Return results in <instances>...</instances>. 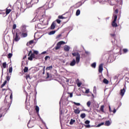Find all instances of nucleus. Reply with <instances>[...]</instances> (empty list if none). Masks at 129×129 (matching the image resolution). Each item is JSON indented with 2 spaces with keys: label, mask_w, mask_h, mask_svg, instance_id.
<instances>
[{
  "label": "nucleus",
  "mask_w": 129,
  "mask_h": 129,
  "mask_svg": "<svg viewBox=\"0 0 129 129\" xmlns=\"http://www.w3.org/2000/svg\"><path fill=\"white\" fill-rule=\"evenodd\" d=\"M7 97L8 96H6L4 100V102L6 103L5 105L3 106L1 108V111H3V112L8 111L9 108H10L11 107V104H12V101L13 100V94H11L10 99H7Z\"/></svg>",
  "instance_id": "obj_1"
},
{
  "label": "nucleus",
  "mask_w": 129,
  "mask_h": 129,
  "mask_svg": "<svg viewBox=\"0 0 129 129\" xmlns=\"http://www.w3.org/2000/svg\"><path fill=\"white\" fill-rule=\"evenodd\" d=\"M72 55L73 57H76V60L73 59L70 63V66H74L75 64H76V62L77 64L80 62V53L79 52H74L72 53Z\"/></svg>",
  "instance_id": "obj_2"
},
{
  "label": "nucleus",
  "mask_w": 129,
  "mask_h": 129,
  "mask_svg": "<svg viewBox=\"0 0 129 129\" xmlns=\"http://www.w3.org/2000/svg\"><path fill=\"white\" fill-rule=\"evenodd\" d=\"M116 20H117V15H115L113 17V21L111 23V25L113 28H116L117 27V23H116Z\"/></svg>",
  "instance_id": "obj_3"
},
{
  "label": "nucleus",
  "mask_w": 129,
  "mask_h": 129,
  "mask_svg": "<svg viewBox=\"0 0 129 129\" xmlns=\"http://www.w3.org/2000/svg\"><path fill=\"white\" fill-rule=\"evenodd\" d=\"M20 39L21 37H20V35L18 34V32H16V34L13 33V41H15V42H18Z\"/></svg>",
  "instance_id": "obj_4"
},
{
  "label": "nucleus",
  "mask_w": 129,
  "mask_h": 129,
  "mask_svg": "<svg viewBox=\"0 0 129 129\" xmlns=\"http://www.w3.org/2000/svg\"><path fill=\"white\" fill-rule=\"evenodd\" d=\"M64 44H66V42H65L63 41H61L58 42L56 44V46L54 47V49L55 50H59V49H60L61 48V45H63Z\"/></svg>",
  "instance_id": "obj_5"
},
{
  "label": "nucleus",
  "mask_w": 129,
  "mask_h": 129,
  "mask_svg": "<svg viewBox=\"0 0 129 129\" xmlns=\"http://www.w3.org/2000/svg\"><path fill=\"white\" fill-rule=\"evenodd\" d=\"M108 61H109V62H113V61H114V54L113 52H111L110 54V55L108 58Z\"/></svg>",
  "instance_id": "obj_6"
},
{
  "label": "nucleus",
  "mask_w": 129,
  "mask_h": 129,
  "mask_svg": "<svg viewBox=\"0 0 129 129\" xmlns=\"http://www.w3.org/2000/svg\"><path fill=\"white\" fill-rule=\"evenodd\" d=\"M43 17H44L43 14H40L37 16L36 18V21H39L40 22V23H43V22H44V19L43 18Z\"/></svg>",
  "instance_id": "obj_7"
},
{
  "label": "nucleus",
  "mask_w": 129,
  "mask_h": 129,
  "mask_svg": "<svg viewBox=\"0 0 129 129\" xmlns=\"http://www.w3.org/2000/svg\"><path fill=\"white\" fill-rule=\"evenodd\" d=\"M33 59H38V57H36L34 53H31L30 56L28 58V59L29 60V61H33Z\"/></svg>",
  "instance_id": "obj_8"
},
{
  "label": "nucleus",
  "mask_w": 129,
  "mask_h": 129,
  "mask_svg": "<svg viewBox=\"0 0 129 129\" xmlns=\"http://www.w3.org/2000/svg\"><path fill=\"white\" fill-rule=\"evenodd\" d=\"M33 59H38V57H36L34 53H31L30 56L28 58V59L29 60V61H33Z\"/></svg>",
  "instance_id": "obj_9"
},
{
  "label": "nucleus",
  "mask_w": 129,
  "mask_h": 129,
  "mask_svg": "<svg viewBox=\"0 0 129 129\" xmlns=\"http://www.w3.org/2000/svg\"><path fill=\"white\" fill-rule=\"evenodd\" d=\"M35 125V124L34 123V122L32 121H29V122L27 124L28 127L32 128L34 127V126Z\"/></svg>",
  "instance_id": "obj_10"
},
{
  "label": "nucleus",
  "mask_w": 129,
  "mask_h": 129,
  "mask_svg": "<svg viewBox=\"0 0 129 129\" xmlns=\"http://www.w3.org/2000/svg\"><path fill=\"white\" fill-rule=\"evenodd\" d=\"M125 86H124V88L122 89H121L120 91V95H121V96H123V95H124V93H125Z\"/></svg>",
  "instance_id": "obj_11"
},
{
  "label": "nucleus",
  "mask_w": 129,
  "mask_h": 129,
  "mask_svg": "<svg viewBox=\"0 0 129 129\" xmlns=\"http://www.w3.org/2000/svg\"><path fill=\"white\" fill-rule=\"evenodd\" d=\"M55 28H56V21H53L50 26V30H54Z\"/></svg>",
  "instance_id": "obj_12"
},
{
  "label": "nucleus",
  "mask_w": 129,
  "mask_h": 129,
  "mask_svg": "<svg viewBox=\"0 0 129 129\" xmlns=\"http://www.w3.org/2000/svg\"><path fill=\"white\" fill-rule=\"evenodd\" d=\"M99 73H102V71H103V64H101L99 66V70H98Z\"/></svg>",
  "instance_id": "obj_13"
},
{
  "label": "nucleus",
  "mask_w": 129,
  "mask_h": 129,
  "mask_svg": "<svg viewBox=\"0 0 129 129\" xmlns=\"http://www.w3.org/2000/svg\"><path fill=\"white\" fill-rule=\"evenodd\" d=\"M63 49L66 52H69V50H70V47L68 46V45H65L63 47Z\"/></svg>",
  "instance_id": "obj_14"
},
{
  "label": "nucleus",
  "mask_w": 129,
  "mask_h": 129,
  "mask_svg": "<svg viewBox=\"0 0 129 129\" xmlns=\"http://www.w3.org/2000/svg\"><path fill=\"white\" fill-rule=\"evenodd\" d=\"M74 112L76 114H79L80 113V110H79V108H77L74 110Z\"/></svg>",
  "instance_id": "obj_15"
},
{
  "label": "nucleus",
  "mask_w": 129,
  "mask_h": 129,
  "mask_svg": "<svg viewBox=\"0 0 129 129\" xmlns=\"http://www.w3.org/2000/svg\"><path fill=\"white\" fill-rule=\"evenodd\" d=\"M110 124H111V123H110V120L106 121V122L105 123V125L106 126H109V125H110Z\"/></svg>",
  "instance_id": "obj_16"
},
{
  "label": "nucleus",
  "mask_w": 129,
  "mask_h": 129,
  "mask_svg": "<svg viewBox=\"0 0 129 129\" xmlns=\"http://www.w3.org/2000/svg\"><path fill=\"white\" fill-rule=\"evenodd\" d=\"M100 110L102 112H104V105H101L100 108Z\"/></svg>",
  "instance_id": "obj_17"
},
{
  "label": "nucleus",
  "mask_w": 129,
  "mask_h": 129,
  "mask_svg": "<svg viewBox=\"0 0 129 129\" xmlns=\"http://www.w3.org/2000/svg\"><path fill=\"white\" fill-rule=\"evenodd\" d=\"M103 82L105 84H108V83H109V81H108V80H107V79H104L103 80Z\"/></svg>",
  "instance_id": "obj_18"
},
{
  "label": "nucleus",
  "mask_w": 129,
  "mask_h": 129,
  "mask_svg": "<svg viewBox=\"0 0 129 129\" xmlns=\"http://www.w3.org/2000/svg\"><path fill=\"white\" fill-rule=\"evenodd\" d=\"M7 83H8V81L7 80H5L3 84L1 85V88H3L6 85V84H7Z\"/></svg>",
  "instance_id": "obj_19"
},
{
  "label": "nucleus",
  "mask_w": 129,
  "mask_h": 129,
  "mask_svg": "<svg viewBox=\"0 0 129 129\" xmlns=\"http://www.w3.org/2000/svg\"><path fill=\"white\" fill-rule=\"evenodd\" d=\"M32 44H34V40H30L29 42L27 43V45L30 46V45H32Z\"/></svg>",
  "instance_id": "obj_20"
},
{
  "label": "nucleus",
  "mask_w": 129,
  "mask_h": 129,
  "mask_svg": "<svg viewBox=\"0 0 129 129\" xmlns=\"http://www.w3.org/2000/svg\"><path fill=\"white\" fill-rule=\"evenodd\" d=\"M110 4L111 6H114L115 4V0H111Z\"/></svg>",
  "instance_id": "obj_21"
},
{
  "label": "nucleus",
  "mask_w": 129,
  "mask_h": 129,
  "mask_svg": "<svg viewBox=\"0 0 129 129\" xmlns=\"http://www.w3.org/2000/svg\"><path fill=\"white\" fill-rule=\"evenodd\" d=\"M11 12H12V10L7 9L6 11V15H9V14H10V13H11Z\"/></svg>",
  "instance_id": "obj_22"
},
{
  "label": "nucleus",
  "mask_w": 129,
  "mask_h": 129,
  "mask_svg": "<svg viewBox=\"0 0 129 129\" xmlns=\"http://www.w3.org/2000/svg\"><path fill=\"white\" fill-rule=\"evenodd\" d=\"M29 70V69L28 68V67H25L23 70V71L24 72V73H27Z\"/></svg>",
  "instance_id": "obj_23"
},
{
  "label": "nucleus",
  "mask_w": 129,
  "mask_h": 129,
  "mask_svg": "<svg viewBox=\"0 0 129 129\" xmlns=\"http://www.w3.org/2000/svg\"><path fill=\"white\" fill-rule=\"evenodd\" d=\"M86 116V114L85 113H82L80 115V117L81 118H85V117Z\"/></svg>",
  "instance_id": "obj_24"
},
{
  "label": "nucleus",
  "mask_w": 129,
  "mask_h": 129,
  "mask_svg": "<svg viewBox=\"0 0 129 129\" xmlns=\"http://www.w3.org/2000/svg\"><path fill=\"white\" fill-rule=\"evenodd\" d=\"M22 36L23 37V38H26V37L28 36V34L27 33V32L22 33Z\"/></svg>",
  "instance_id": "obj_25"
},
{
  "label": "nucleus",
  "mask_w": 129,
  "mask_h": 129,
  "mask_svg": "<svg viewBox=\"0 0 129 129\" xmlns=\"http://www.w3.org/2000/svg\"><path fill=\"white\" fill-rule=\"evenodd\" d=\"M12 57H13V53H9L7 56V57L8 58V59H11Z\"/></svg>",
  "instance_id": "obj_26"
},
{
  "label": "nucleus",
  "mask_w": 129,
  "mask_h": 129,
  "mask_svg": "<svg viewBox=\"0 0 129 129\" xmlns=\"http://www.w3.org/2000/svg\"><path fill=\"white\" fill-rule=\"evenodd\" d=\"M11 79V77H10V75H8L6 77V81H10V80Z\"/></svg>",
  "instance_id": "obj_27"
},
{
  "label": "nucleus",
  "mask_w": 129,
  "mask_h": 129,
  "mask_svg": "<svg viewBox=\"0 0 129 129\" xmlns=\"http://www.w3.org/2000/svg\"><path fill=\"white\" fill-rule=\"evenodd\" d=\"M6 112H7V111L4 112V110L2 111V108H1L0 113H1V114L0 115V118H1V117H2V116H3V114L6 113Z\"/></svg>",
  "instance_id": "obj_28"
},
{
  "label": "nucleus",
  "mask_w": 129,
  "mask_h": 129,
  "mask_svg": "<svg viewBox=\"0 0 129 129\" xmlns=\"http://www.w3.org/2000/svg\"><path fill=\"white\" fill-rule=\"evenodd\" d=\"M74 122H75V120L73 119H71L70 122V124L72 125L73 124V123H74Z\"/></svg>",
  "instance_id": "obj_29"
},
{
  "label": "nucleus",
  "mask_w": 129,
  "mask_h": 129,
  "mask_svg": "<svg viewBox=\"0 0 129 129\" xmlns=\"http://www.w3.org/2000/svg\"><path fill=\"white\" fill-rule=\"evenodd\" d=\"M39 0H31L32 4H38Z\"/></svg>",
  "instance_id": "obj_30"
},
{
  "label": "nucleus",
  "mask_w": 129,
  "mask_h": 129,
  "mask_svg": "<svg viewBox=\"0 0 129 129\" xmlns=\"http://www.w3.org/2000/svg\"><path fill=\"white\" fill-rule=\"evenodd\" d=\"M87 105L88 107H90V105H91V101H89L87 102Z\"/></svg>",
  "instance_id": "obj_31"
},
{
  "label": "nucleus",
  "mask_w": 129,
  "mask_h": 129,
  "mask_svg": "<svg viewBox=\"0 0 129 129\" xmlns=\"http://www.w3.org/2000/svg\"><path fill=\"white\" fill-rule=\"evenodd\" d=\"M55 33H56V31L55 30L52 31H50L49 33V35H54V34H55Z\"/></svg>",
  "instance_id": "obj_32"
},
{
  "label": "nucleus",
  "mask_w": 129,
  "mask_h": 129,
  "mask_svg": "<svg viewBox=\"0 0 129 129\" xmlns=\"http://www.w3.org/2000/svg\"><path fill=\"white\" fill-rule=\"evenodd\" d=\"M73 103L75 104V105H77V106H80V105H81V104H80V103H76L75 102H73Z\"/></svg>",
  "instance_id": "obj_33"
},
{
  "label": "nucleus",
  "mask_w": 129,
  "mask_h": 129,
  "mask_svg": "<svg viewBox=\"0 0 129 129\" xmlns=\"http://www.w3.org/2000/svg\"><path fill=\"white\" fill-rule=\"evenodd\" d=\"M50 69H53V66H50L49 67H47L46 69V70H50Z\"/></svg>",
  "instance_id": "obj_34"
},
{
  "label": "nucleus",
  "mask_w": 129,
  "mask_h": 129,
  "mask_svg": "<svg viewBox=\"0 0 129 129\" xmlns=\"http://www.w3.org/2000/svg\"><path fill=\"white\" fill-rule=\"evenodd\" d=\"M76 16H79L80 15V10H78L76 13Z\"/></svg>",
  "instance_id": "obj_35"
},
{
  "label": "nucleus",
  "mask_w": 129,
  "mask_h": 129,
  "mask_svg": "<svg viewBox=\"0 0 129 129\" xmlns=\"http://www.w3.org/2000/svg\"><path fill=\"white\" fill-rule=\"evenodd\" d=\"M91 67H92L93 68H95V67H96V63H95V62L91 64Z\"/></svg>",
  "instance_id": "obj_36"
},
{
  "label": "nucleus",
  "mask_w": 129,
  "mask_h": 129,
  "mask_svg": "<svg viewBox=\"0 0 129 129\" xmlns=\"http://www.w3.org/2000/svg\"><path fill=\"white\" fill-rule=\"evenodd\" d=\"M58 18L59 19H61V20H63V19H66V18L63 17L62 15L58 16Z\"/></svg>",
  "instance_id": "obj_37"
},
{
  "label": "nucleus",
  "mask_w": 129,
  "mask_h": 129,
  "mask_svg": "<svg viewBox=\"0 0 129 129\" xmlns=\"http://www.w3.org/2000/svg\"><path fill=\"white\" fill-rule=\"evenodd\" d=\"M3 68H7V62H3Z\"/></svg>",
  "instance_id": "obj_38"
},
{
  "label": "nucleus",
  "mask_w": 129,
  "mask_h": 129,
  "mask_svg": "<svg viewBox=\"0 0 129 129\" xmlns=\"http://www.w3.org/2000/svg\"><path fill=\"white\" fill-rule=\"evenodd\" d=\"M9 73H12V72H13V68L12 67L9 68Z\"/></svg>",
  "instance_id": "obj_39"
},
{
  "label": "nucleus",
  "mask_w": 129,
  "mask_h": 129,
  "mask_svg": "<svg viewBox=\"0 0 129 129\" xmlns=\"http://www.w3.org/2000/svg\"><path fill=\"white\" fill-rule=\"evenodd\" d=\"M128 51V50H127V49H126V48L123 49V53H127Z\"/></svg>",
  "instance_id": "obj_40"
},
{
  "label": "nucleus",
  "mask_w": 129,
  "mask_h": 129,
  "mask_svg": "<svg viewBox=\"0 0 129 129\" xmlns=\"http://www.w3.org/2000/svg\"><path fill=\"white\" fill-rule=\"evenodd\" d=\"M35 110L36 112H39V106H36Z\"/></svg>",
  "instance_id": "obj_41"
},
{
  "label": "nucleus",
  "mask_w": 129,
  "mask_h": 129,
  "mask_svg": "<svg viewBox=\"0 0 129 129\" xmlns=\"http://www.w3.org/2000/svg\"><path fill=\"white\" fill-rule=\"evenodd\" d=\"M110 35L111 36V37H112V38H113V39H114L115 37V34L111 33L110 34Z\"/></svg>",
  "instance_id": "obj_42"
},
{
  "label": "nucleus",
  "mask_w": 129,
  "mask_h": 129,
  "mask_svg": "<svg viewBox=\"0 0 129 129\" xmlns=\"http://www.w3.org/2000/svg\"><path fill=\"white\" fill-rule=\"evenodd\" d=\"M33 54H34V55H35H35H38V54H39V52L38 51H37V50H34L33 51Z\"/></svg>",
  "instance_id": "obj_43"
},
{
  "label": "nucleus",
  "mask_w": 129,
  "mask_h": 129,
  "mask_svg": "<svg viewBox=\"0 0 129 129\" xmlns=\"http://www.w3.org/2000/svg\"><path fill=\"white\" fill-rule=\"evenodd\" d=\"M57 23V24H61V20L59 19H56L55 22Z\"/></svg>",
  "instance_id": "obj_44"
},
{
  "label": "nucleus",
  "mask_w": 129,
  "mask_h": 129,
  "mask_svg": "<svg viewBox=\"0 0 129 129\" xmlns=\"http://www.w3.org/2000/svg\"><path fill=\"white\" fill-rule=\"evenodd\" d=\"M85 123L86 124H89V123H90V121L87 120L85 121Z\"/></svg>",
  "instance_id": "obj_45"
},
{
  "label": "nucleus",
  "mask_w": 129,
  "mask_h": 129,
  "mask_svg": "<svg viewBox=\"0 0 129 129\" xmlns=\"http://www.w3.org/2000/svg\"><path fill=\"white\" fill-rule=\"evenodd\" d=\"M45 61H47L48 60V59H50V56H46L44 58Z\"/></svg>",
  "instance_id": "obj_46"
},
{
  "label": "nucleus",
  "mask_w": 129,
  "mask_h": 129,
  "mask_svg": "<svg viewBox=\"0 0 129 129\" xmlns=\"http://www.w3.org/2000/svg\"><path fill=\"white\" fill-rule=\"evenodd\" d=\"M104 124V122H102L99 124L97 125L98 127H99V126H101V125H103Z\"/></svg>",
  "instance_id": "obj_47"
},
{
  "label": "nucleus",
  "mask_w": 129,
  "mask_h": 129,
  "mask_svg": "<svg viewBox=\"0 0 129 129\" xmlns=\"http://www.w3.org/2000/svg\"><path fill=\"white\" fill-rule=\"evenodd\" d=\"M17 28V25L14 24L13 26V30H16V28Z\"/></svg>",
  "instance_id": "obj_48"
},
{
  "label": "nucleus",
  "mask_w": 129,
  "mask_h": 129,
  "mask_svg": "<svg viewBox=\"0 0 129 129\" xmlns=\"http://www.w3.org/2000/svg\"><path fill=\"white\" fill-rule=\"evenodd\" d=\"M50 77V74L49 73H46V78H49Z\"/></svg>",
  "instance_id": "obj_49"
},
{
  "label": "nucleus",
  "mask_w": 129,
  "mask_h": 129,
  "mask_svg": "<svg viewBox=\"0 0 129 129\" xmlns=\"http://www.w3.org/2000/svg\"><path fill=\"white\" fill-rule=\"evenodd\" d=\"M82 84V83H79L77 84V86H78V87H80L81 86Z\"/></svg>",
  "instance_id": "obj_50"
},
{
  "label": "nucleus",
  "mask_w": 129,
  "mask_h": 129,
  "mask_svg": "<svg viewBox=\"0 0 129 129\" xmlns=\"http://www.w3.org/2000/svg\"><path fill=\"white\" fill-rule=\"evenodd\" d=\"M119 5H120L121 6L122 5V0H120L119 1Z\"/></svg>",
  "instance_id": "obj_51"
},
{
  "label": "nucleus",
  "mask_w": 129,
  "mask_h": 129,
  "mask_svg": "<svg viewBox=\"0 0 129 129\" xmlns=\"http://www.w3.org/2000/svg\"><path fill=\"white\" fill-rule=\"evenodd\" d=\"M85 127H87L88 128L90 127V124L85 125Z\"/></svg>",
  "instance_id": "obj_52"
},
{
  "label": "nucleus",
  "mask_w": 129,
  "mask_h": 129,
  "mask_svg": "<svg viewBox=\"0 0 129 129\" xmlns=\"http://www.w3.org/2000/svg\"><path fill=\"white\" fill-rule=\"evenodd\" d=\"M115 14H118V10L116 9L114 12Z\"/></svg>",
  "instance_id": "obj_53"
},
{
  "label": "nucleus",
  "mask_w": 129,
  "mask_h": 129,
  "mask_svg": "<svg viewBox=\"0 0 129 129\" xmlns=\"http://www.w3.org/2000/svg\"><path fill=\"white\" fill-rule=\"evenodd\" d=\"M73 97V93H70V97Z\"/></svg>",
  "instance_id": "obj_54"
},
{
  "label": "nucleus",
  "mask_w": 129,
  "mask_h": 129,
  "mask_svg": "<svg viewBox=\"0 0 129 129\" xmlns=\"http://www.w3.org/2000/svg\"><path fill=\"white\" fill-rule=\"evenodd\" d=\"M89 92V89L86 90L85 93L88 94Z\"/></svg>",
  "instance_id": "obj_55"
},
{
  "label": "nucleus",
  "mask_w": 129,
  "mask_h": 129,
  "mask_svg": "<svg viewBox=\"0 0 129 129\" xmlns=\"http://www.w3.org/2000/svg\"><path fill=\"white\" fill-rule=\"evenodd\" d=\"M41 72H42V75H45V70H42L41 71Z\"/></svg>",
  "instance_id": "obj_56"
},
{
  "label": "nucleus",
  "mask_w": 129,
  "mask_h": 129,
  "mask_svg": "<svg viewBox=\"0 0 129 129\" xmlns=\"http://www.w3.org/2000/svg\"><path fill=\"white\" fill-rule=\"evenodd\" d=\"M85 54H86L87 55H88L89 54V52L87 51H85Z\"/></svg>",
  "instance_id": "obj_57"
},
{
  "label": "nucleus",
  "mask_w": 129,
  "mask_h": 129,
  "mask_svg": "<svg viewBox=\"0 0 129 129\" xmlns=\"http://www.w3.org/2000/svg\"><path fill=\"white\" fill-rule=\"evenodd\" d=\"M31 54H32V50H30L28 53V56H30V55H31Z\"/></svg>",
  "instance_id": "obj_58"
},
{
  "label": "nucleus",
  "mask_w": 129,
  "mask_h": 129,
  "mask_svg": "<svg viewBox=\"0 0 129 129\" xmlns=\"http://www.w3.org/2000/svg\"><path fill=\"white\" fill-rule=\"evenodd\" d=\"M115 112H116V109H114V110H113V113H115Z\"/></svg>",
  "instance_id": "obj_59"
},
{
  "label": "nucleus",
  "mask_w": 129,
  "mask_h": 129,
  "mask_svg": "<svg viewBox=\"0 0 129 129\" xmlns=\"http://www.w3.org/2000/svg\"><path fill=\"white\" fill-rule=\"evenodd\" d=\"M27 58V55H25L23 58V60H25V59H26Z\"/></svg>",
  "instance_id": "obj_60"
},
{
  "label": "nucleus",
  "mask_w": 129,
  "mask_h": 129,
  "mask_svg": "<svg viewBox=\"0 0 129 129\" xmlns=\"http://www.w3.org/2000/svg\"><path fill=\"white\" fill-rule=\"evenodd\" d=\"M28 78H30V76L29 75L26 76V79H28Z\"/></svg>",
  "instance_id": "obj_61"
},
{
  "label": "nucleus",
  "mask_w": 129,
  "mask_h": 129,
  "mask_svg": "<svg viewBox=\"0 0 129 129\" xmlns=\"http://www.w3.org/2000/svg\"><path fill=\"white\" fill-rule=\"evenodd\" d=\"M23 29H24V30H25L24 32H25V31H27V30H26V27H25V26H23Z\"/></svg>",
  "instance_id": "obj_62"
},
{
  "label": "nucleus",
  "mask_w": 129,
  "mask_h": 129,
  "mask_svg": "<svg viewBox=\"0 0 129 129\" xmlns=\"http://www.w3.org/2000/svg\"><path fill=\"white\" fill-rule=\"evenodd\" d=\"M109 111L111 112V108H110V106H109Z\"/></svg>",
  "instance_id": "obj_63"
},
{
  "label": "nucleus",
  "mask_w": 129,
  "mask_h": 129,
  "mask_svg": "<svg viewBox=\"0 0 129 129\" xmlns=\"http://www.w3.org/2000/svg\"><path fill=\"white\" fill-rule=\"evenodd\" d=\"M47 53V51H43L41 53V54H46Z\"/></svg>",
  "instance_id": "obj_64"
}]
</instances>
